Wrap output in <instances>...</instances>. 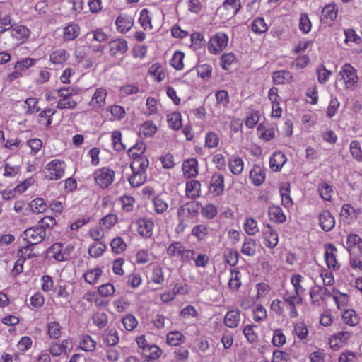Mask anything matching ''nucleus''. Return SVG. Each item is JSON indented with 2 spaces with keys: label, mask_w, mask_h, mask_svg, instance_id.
I'll use <instances>...</instances> for the list:
<instances>
[{
  "label": "nucleus",
  "mask_w": 362,
  "mask_h": 362,
  "mask_svg": "<svg viewBox=\"0 0 362 362\" xmlns=\"http://www.w3.org/2000/svg\"><path fill=\"white\" fill-rule=\"evenodd\" d=\"M338 8L334 4L326 5L322 11L321 22L323 23H331L337 16Z\"/></svg>",
  "instance_id": "nucleus-19"
},
{
  "label": "nucleus",
  "mask_w": 362,
  "mask_h": 362,
  "mask_svg": "<svg viewBox=\"0 0 362 362\" xmlns=\"http://www.w3.org/2000/svg\"><path fill=\"white\" fill-rule=\"evenodd\" d=\"M197 73L203 79L210 78L212 74V67L209 64L199 65L197 68Z\"/></svg>",
  "instance_id": "nucleus-62"
},
{
  "label": "nucleus",
  "mask_w": 362,
  "mask_h": 362,
  "mask_svg": "<svg viewBox=\"0 0 362 362\" xmlns=\"http://www.w3.org/2000/svg\"><path fill=\"white\" fill-rule=\"evenodd\" d=\"M146 146L143 141H137L128 150L129 156L132 159V161L140 160L145 159L148 161V158L144 155Z\"/></svg>",
  "instance_id": "nucleus-14"
},
{
  "label": "nucleus",
  "mask_w": 362,
  "mask_h": 362,
  "mask_svg": "<svg viewBox=\"0 0 362 362\" xmlns=\"http://www.w3.org/2000/svg\"><path fill=\"white\" fill-rule=\"evenodd\" d=\"M209 233L208 227L204 224L195 226L192 230V235L197 238L198 240H202L205 238Z\"/></svg>",
  "instance_id": "nucleus-50"
},
{
  "label": "nucleus",
  "mask_w": 362,
  "mask_h": 362,
  "mask_svg": "<svg viewBox=\"0 0 362 362\" xmlns=\"http://www.w3.org/2000/svg\"><path fill=\"white\" fill-rule=\"evenodd\" d=\"M239 253L233 249H228L224 253L226 262L231 266H235L239 260Z\"/></svg>",
  "instance_id": "nucleus-59"
},
{
  "label": "nucleus",
  "mask_w": 362,
  "mask_h": 362,
  "mask_svg": "<svg viewBox=\"0 0 362 362\" xmlns=\"http://www.w3.org/2000/svg\"><path fill=\"white\" fill-rule=\"evenodd\" d=\"M350 153L351 156L358 161L362 162V149L360 143L355 140L350 143Z\"/></svg>",
  "instance_id": "nucleus-58"
},
{
  "label": "nucleus",
  "mask_w": 362,
  "mask_h": 362,
  "mask_svg": "<svg viewBox=\"0 0 362 362\" xmlns=\"http://www.w3.org/2000/svg\"><path fill=\"white\" fill-rule=\"evenodd\" d=\"M103 342L108 346L116 345L119 340L118 332L115 329H105L102 334Z\"/></svg>",
  "instance_id": "nucleus-31"
},
{
  "label": "nucleus",
  "mask_w": 362,
  "mask_h": 362,
  "mask_svg": "<svg viewBox=\"0 0 362 362\" xmlns=\"http://www.w3.org/2000/svg\"><path fill=\"white\" fill-rule=\"evenodd\" d=\"M11 36L17 40L24 41L30 35V30L24 25H16L11 30Z\"/></svg>",
  "instance_id": "nucleus-35"
},
{
  "label": "nucleus",
  "mask_w": 362,
  "mask_h": 362,
  "mask_svg": "<svg viewBox=\"0 0 362 362\" xmlns=\"http://www.w3.org/2000/svg\"><path fill=\"white\" fill-rule=\"evenodd\" d=\"M293 78L292 74L286 70H279L273 72L272 79L275 84H284L290 81Z\"/></svg>",
  "instance_id": "nucleus-38"
},
{
  "label": "nucleus",
  "mask_w": 362,
  "mask_h": 362,
  "mask_svg": "<svg viewBox=\"0 0 362 362\" xmlns=\"http://www.w3.org/2000/svg\"><path fill=\"white\" fill-rule=\"evenodd\" d=\"M318 192L320 197L325 201H331L333 189L330 185L326 182H322L318 185Z\"/></svg>",
  "instance_id": "nucleus-49"
},
{
  "label": "nucleus",
  "mask_w": 362,
  "mask_h": 362,
  "mask_svg": "<svg viewBox=\"0 0 362 362\" xmlns=\"http://www.w3.org/2000/svg\"><path fill=\"white\" fill-rule=\"evenodd\" d=\"M140 131L146 136H151L156 132L157 127L152 121H147L141 125Z\"/></svg>",
  "instance_id": "nucleus-64"
},
{
  "label": "nucleus",
  "mask_w": 362,
  "mask_h": 362,
  "mask_svg": "<svg viewBox=\"0 0 362 362\" xmlns=\"http://www.w3.org/2000/svg\"><path fill=\"white\" fill-rule=\"evenodd\" d=\"M148 165L149 161L145 159L132 161L130 168L132 175L128 178V181L132 187H140L146 182Z\"/></svg>",
  "instance_id": "nucleus-2"
},
{
  "label": "nucleus",
  "mask_w": 362,
  "mask_h": 362,
  "mask_svg": "<svg viewBox=\"0 0 362 362\" xmlns=\"http://www.w3.org/2000/svg\"><path fill=\"white\" fill-rule=\"evenodd\" d=\"M182 170L185 177L192 178L199 173L198 161L195 158L187 159L182 164Z\"/></svg>",
  "instance_id": "nucleus-20"
},
{
  "label": "nucleus",
  "mask_w": 362,
  "mask_h": 362,
  "mask_svg": "<svg viewBox=\"0 0 362 362\" xmlns=\"http://www.w3.org/2000/svg\"><path fill=\"white\" fill-rule=\"evenodd\" d=\"M115 171L108 167L98 168L93 173L95 183L101 188L110 186L115 180Z\"/></svg>",
  "instance_id": "nucleus-5"
},
{
  "label": "nucleus",
  "mask_w": 362,
  "mask_h": 362,
  "mask_svg": "<svg viewBox=\"0 0 362 362\" xmlns=\"http://www.w3.org/2000/svg\"><path fill=\"white\" fill-rule=\"evenodd\" d=\"M243 229L250 236L255 235L259 231L257 221L251 217H247L244 220Z\"/></svg>",
  "instance_id": "nucleus-34"
},
{
  "label": "nucleus",
  "mask_w": 362,
  "mask_h": 362,
  "mask_svg": "<svg viewBox=\"0 0 362 362\" xmlns=\"http://www.w3.org/2000/svg\"><path fill=\"white\" fill-rule=\"evenodd\" d=\"M30 209L33 213L41 214L46 211L47 205L42 198H36L30 204Z\"/></svg>",
  "instance_id": "nucleus-47"
},
{
  "label": "nucleus",
  "mask_w": 362,
  "mask_h": 362,
  "mask_svg": "<svg viewBox=\"0 0 362 362\" xmlns=\"http://www.w3.org/2000/svg\"><path fill=\"white\" fill-rule=\"evenodd\" d=\"M250 179L255 186L261 185L265 180V172L258 165H254L250 173Z\"/></svg>",
  "instance_id": "nucleus-24"
},
{
  "label": "nucleus",
  "mask_w": 362,
  "mask_h": 362,
  "mask_svg": "<svg viewBox=\"0 0 362 362\" xmlns=\"http://www.w3.org/2000/svg\"><path fill=\"white\" fill-rule=\"evenodd\" d=\"M106 249V245L103 242H95L88 248V252L92 257L101 256Z\"/></svg>",
  "instance_id": "nucleus-45"
},
{
  "label": "nucleus",
  "mask_w": 362,
  "mask_h": 362,
  "mask_svg": "<svg viewBox=\"0 0 362 362\" xmlns=\"http://www.w3.org/2000/svg\"><path fill=\"white\" fill-rule=\"evenodd\" d=\"M263 243L267 247L274 248L279 243V235L276 230L267 224L262 232Z\"/></svg>",
  "instance_id": "nucleus-9"
},
{
  "label": "nucleus",
  "mask_w": 362,
  "mask_h": 362,
  "mask_svg": "<svg viewBox=\"0 0 362 362\" xmlns=\"http://www.w3.org/2000/svg\"><path fill=\"white\" fill-rule=\"evenodd\" d=\"M241 8L240 0H225L218 8L216 13L223 21L233 18Z\"/></svg>",
  "instance_id": "nucleus-4"
},
{
  "label": "nucleus",
  "mask_w": 362,
  "mask_h": 362,
  "mask_svg": "<svg viewBox=\"0 0 362 362\" xmlns=\"http://www.w3.org/2000/svg\"><path fill=\"white\" fill-rule=\"evenodd\" d=\"M69 57V54L64 49H59L50 54L49 61L53 64H62Z\"/></svg>",
  "instance_id": "nucleus-32"
},
{
  "label": "nucleus",
  "mask_w": 362,
  "mask_h": 362,
  "mask_svg": "<svg viewBox=\"0 0 362 362\" xmlns=\"http://www.w3.org/2000/svg\"><path fill=\"white\" fill-rule=\"evenodd\" d=\"M340 78L344 81L346 88L353 89L358 83V76L356 69L350 64H344L339 73Z\"/></svg>",
  "instance_id": "nucleus-6"
},
{
  "label": "nucleus",
  "mask_w": 362,
  "mask_h": 362,
  "mask_svg": "<svg viewBox=\"0 0 362 362\" xmlns=\"http://www.w3.org/2000/svg\"><path fill=\"white\" fill-rule=\"evenodd\" d=\"M322 291L321 286L315 285L310 288L309 295L313 304L324 300Z\"/></svg>",
  "instance_id": "nucleus-54"
},
{
  "label": "nucleus",
  "mask_w": 362,
  "mask_h": 362,
  "mask_svg": "<svg viewBox=\"0 0 362 362\" xmlns=\"http://www.w3.org/2000/svg\"><path fill=\"white\" fill-rule=\"evenodd\" d=\"M79 347L85 351L92 352L96 348V341L89 335H83L79 341Z\"/></svg>",
  "instance_id": "nucleus-43"
},
{
  "label": "nucleus",
  "mask_w": 362,
  "mask_h": 362,
  "mask_svg": "<svg viewBox=\"0 0 362 362\" xmlns=\"http://www.w3.org/2000/svg\"><path fill=\"white\" fill-rule=\"evenodd\" d=\"M107 95V91L105 88H97L89 103V106L95 110L103 108L106 104Z\"/></svg>",
  "instance_id": "nucleus-11"
},
{
  "label": "nucleus",
  "mask_w": 362,
  "mask_h": 362,
  "mask_svg": "<svg viewBox=\"0 0 362 362\" xmlns=\"http://www.w3.org/2000/svg\"><path fill=\"white\" fill-rule=\"evenodd\" d=\"M184 338L183 334L179 331H173L167 334V343L170 346H177Z\"/></svg>",
  "instance_id": "nucleus-60"
},
{
  "label": "nucleus",
  "mask_w": 362,
  "mask_h": 362,
  "mask_svg": "<svg viewBox=\"0 0 362 362\" xmlns=\"http://www.w3.org/2000/svg\"><path fill=\"white\" fill-rule=\"evenodd\" d=\"M118 221L117 215L110 214L102 218L100 221V225L106 229H109L115 226Z\"/></svg>",
  "instance_id": "nucleus-57"
},
{
  "label": "nucleus",
  "mask_w": 362,
  "mask_h": 362,
  "mask_svg": "<svg viewBox=\"0 0 362 362\" xmlns=\"http://www.w3.org/2000/svg\"><path fill=\"white\" fill-rule=\"evenodd\" d=\"M221 67L228 70L230 66L236 62V57L232 52L223 54L220 59Z\"/></svg>",
  "instance_id": "nucleus-51"
},
{
  "label": "nucleus",
  "mask_w": 362,
  "mask_h": 362,
  "mask_svg": "<svg viewBox=\"0 0 362 362\" xmlns=\"http://www.w3.org/2000/svg\"><path fill=\"white\" fill-rule=\"evenodd\" d=\"M186 196L192 199H197L201 196V183L197 180H189L186 183Z\"/></svg>",
  "instance_id": "nucleus-26"
},
{
  "label": "nucleus",
  "mask_w": 362,
  "mask_h": 362,
  "mask_svg": "<svg viewBox=\"0 0 362 362\" xmlns=\"http://www.w3.org/2000/svg\"><path fill=\"white\" fill-rule=\"evenodd\" d=\"M108 111L112 115V117H110L111 120H120L124 118L125 115V110L124 107L120 105H112L109 107Z\"/></svg>",
  "instance_id": "nucleus-55"
},
{
  "label": "nucleus",
  "mask_w": 362,
  "mask_h": 362,
  "mask_svg": "<svg viewBox=\"0 0 362 362\" xmlns=\"http://www.w3.org/2000/svg\"><path fill=\"white\" fill-rule=\"evenodd\" d=\"M317 80L320 83H326L332 74V71L327 70L324 65H321L317 69Z\"/></svg>",
  "instance_id": "nucleus-63"
},
{
  "label": "nucleus",
  "mask_w": 362,
  "mask_h": 362,
  "mask_svg": "<svg viewBox=\"0 0 362 362\" xmlns=\"http://www.w3.org/2000/svg\"><path fill=\"white\" fill-rule=\"evenodd\" d=\"M66 164L62 159H53L43 169L45 177L48 180H58L65 175Z\"/></svg>",
  "instance_id": "nucleus-3"
},
{
  "label": "nucleus",
  "mask_w": 362,
  "mask_h": 362,
  "mask_svg": "<svg viewBox=\"0 0 362 362\" xmlns=\"http://www.w3.org/2000/svg\"><path fill=\"white\" fill-rule=\"evenodd\" d=\"M152 202L154 211L158 214H163L169 207L168 202L161 195L154 197Z\"/></svg>",
  "instance_id": "nucleus-36"
},
{
  "label": "nucleus",
  "mask_w": 362,
  "mask_h": 362,
  "mask_svg": "<svg viewBox=\"0 0 362 362\" xmlns=\"http://www.w3.org/2000/svg\"><path fill=\"white\" fill-rule=\"evenodd\" d=\"M219 138L217 134L214 132H209L205 136V146L209 148H213L218 146Z\"/></svg>",
  "instance_id": "nucleus-53"
},
{
  "label": "nucleus",
  "mask_w": 362,
  "mask_h": 362,
  "mask_svg": "<svg viewBox=\"0 0 362 362\" xmlns=\"http://www.w3.org/2000/svg\"><path fill=\"white\" fill-rule=\"evenodd\" d=\"M268 215L270 220L276 223H283L286 221V216L282 209L277 205H272L269 206Z\"/></svg>",
  "instance_id": "nucleus-25"
},
{
  "label": "nucleus",
  "mask_w": 362,
  "mask_h": 362,
  "mask_svg": "<svg viewBox=\"0 0 362 362\" xmlns=\"http://www.w3.org/2000/svg\"><path fill=\"white\" fill-rule=\"evenodd\" d=\"M118 30L122 33L128 32L134 24L133 18L126 14L119 15L115 21Z\"/></svg>",
  "instance_id": "nucleus-23"
},
{
  "label": "nucleus",
  "mask_w": 362,
  "mask_h": 362,
  "mask_svg": "<svg viewBox=\"0 0 362 362\" xmlns=\"http://www.w3.org/2000/svg\"><path fill=\"white\" fill-rule=\"evenodd\" d=\"M102 270L95 267L87 270L83 275L85 281L89 284H95L98 281L99 278L102 275Z\"/></svg>",
  "instance_id": "nucleus-40"
},
{
  "label": "nucleus",
  "mask_w": 362,
  "mask_h": 362,
  "mask_svg": "<svg viewBox=\"0 0 362 362\" xmlns=\"http://www.w3.org/2000/svg\"><path fill=\"white\" fill-rule=\"evenodd\" d=\"M55 113L56 110L54 109H45L38 115V122L46 127H49L52 122V116Z\"/></svg>",
  "instance_id": "nucleus-37"
},
{
  "label": "nucleus",
  "mask_w": 362,
  "mask_h": 362,
  "mask_svg": "<svg viewBox=\"0 0 362 362\" xmlns=\"http://www.w3.org/2000/svg\"><path fill=\"white\" fill-rule=\"evenodd\" d=\"M304 277L300 274H294L291 278L293 291L285 290L282 293V298L286 303L288 315L291 318H296L298 312L296 306L302 304L303 294L305 289L302 286Z\"/></svg>",
  "instance_id": "nucleus-1"
},
{
  "label": "nucleus",
  "mask_w": 362,
  "mask_h": 362,
  "mask_svg": "<svg viewBox=\"0 0 362 362\" xmlns=\"http://www.w3.org/2000/svg\"><path fill=\"white\" fill-rule=\"evenodd\" d=\"M342 318L344 322L349 326H356L359 323V317L352 309L345 310L343 312Z\"/></svg>",
  "instance_id": "nucleus-41"
},
{
  "label": "nucleus",
  "mask_w": 362,
  "mask_h": 362,
  "mask_svg": "<svg viewBox=\"0 0 362 362\" xmlns=\"http://www.w3.org/2000/svg\"><path fill=\"white\" fill-rule=\"evenodd\" d=\"M318 218L320 226L324 231H330L335 225V218L328 210L322 211Z\"/></svg>",
  "instance_id": "nucleus-16"
},
{
  "label": "nucleus",
  "mask_w": 362,
  "mask_h": 362,
  "mask_svg": "<svg viewBox=\"0 0 362 362\" xmlns=\"http://www.w3.org/2000/svg\"><path fill=\"white\" fill-rule=\"evenodd\" d=\"M228 43V35L223 32H218L210 38L208 50L211 54H217L227 47Z\"/></svg>",
  "instance_id": "nucleus-7"
},
{
  "label": "nucleus",
  "mask_w": 362,
  "mask_h": 362,
  "mask_svg": "<svg viewBox=\"0 0 362 362\" xmlns=\"http://www.w3.org/2000/svg\"><path fill=\"white\" fill-rule=\"evenodd\" d=\"M251 30L253 33L261 35L267 32L268 26L262 17H257L251 23Z\"/></svg>",
  "instance_id": "nucleus-44"
},
{
  "label": "nucleus",
  "mask_w": 362,
  "mask_h": 362,
  "mask_svg": "<svg viewBox=\"0 0 362 362\" xmlns=\"http://www.w3.org/2000/svg\"><path fill=\"white\" fill-rule=\"evenodd\" d=\"M185 247L182 243L175 241L172 243L167 248V255L170 257H180L181 259L183 256V251Z\"/></svg>",
  "instance_id": "nucleus-33"
},
{
  "label": "nucleus",
  "mask_w": 362,
  "mask_h": 362,
  "mask_svg": "<svg viewBox=\"0 0 362 362\" xmlns=\"http://www.w3.org/2000/svg\"><path fill=\"white\" fill-rule=\"evenodd\" d=\"M139 22L145 30L152 28L151 19L148 9L144 8L141 11Z\"/></svg>",
  "instance_id": "nucleus-56"
},
{
  "label": "nucleus",
  "mask_w": 362,
  "mask_h": 362,
  "mask_svg": "<svg viewBox=\"0 0 362 362\" xmlns=\"http://www.w3.org/2000/svg\"><path fill=\"white\" fill-rule=\"evenodd\" d=\"M36 60L33 58L26 57L18 61L14 66L15 69H18L21 73L35 65Z\"/></svg>",
  "instance_id": "nucleus-48"
},
{
  "label": "nucleus",
  "mask_w": 362,
  "mask_h": 362,
  "mask_svg": "<svg viewBox=\"0 0 362 362\" xmlns=\"http://www.w3.org/2000/svg\"><path fill=\"white\" fill-rule=\"evenodd\" d=\"M136 230L139 235L149 238L153 234L154 224L150 219L139 218L136 222Z\"/></svg>",
  "instance_id": "nucleus-13"
},
{
  "label": "nucleus",
  "mask_w": 362,
  "mask_h": 362,
  "mask_svg": "<svg viewBox=\"0 0 362 362\" xmlns=\"http://www.w3.org/2000/svg\"><path fill=\"white\" fill-rule=\"evenodd\" d=\"M228 167L234 175H240L244 169V161L238 156H232L228 160Z\"/></svg>",
  "instance_id": "nucleus-28"
},
{
  "label": "nucleus",
  "mask_w": 362,
  "mask_h": 362,
  "mask_svg": "<svg viewBox=\"0 0 362 362\" xmlns=\"http://www.w3.org/2000/svg\"><path fill=\"white\" fill-rule=\"evenodd\" d=\"M110 54L112 56L124 54L128 50L127 40L122 38H117L109 42Z\"/></svg>",
  "instance_id": "nucleus-17"
},
{
  "label": "nucleus",
  "mask_w": 362,
  "mask_h": 362,
  "mask_svg": "<svg viewBox=\"0 0 362 362\" xmlns=\"http://www.w3.org/2000/svg\"><path fill=\"white\" fill-rule=\"evenodd\" d=\"M240 322V312L238 309L228 310L224 317V323L229 328L237 327Z\"/></svg>",
  "instance_id": "nucleus-22"
},
{
  "label": "nucleus",
  "mask_w": 362,
  "mask_h": 362,
  "mask_svg": "<svg viewBox=\"0 0 362 362\" xmlns=\"http://www.w3.org/2000/svg\"><path fill=\"white\" fill-rule=\"evenodd\" d=\"M80 26L77 23H69L64 28V40L70 41L76 39L80 35Z\"/></svg>",
  "instance_id": "nucleus-27"
},
{
  "label": "nucleus",
  "mask_w": 362,
  "mask_h": 362,
  "mask_svg": "<svg viewBox=\"0 0 362 362\" xmlns=\"http://www.w3.org/2000/svg\"><path fill=\"white\" fill-rule=\"evenodd\" d=\"M224 177L219 173H215L212 175L209 187V192L214 197L220 196L224 190Z\"/></svg>",
  "instance_id": "nucleus-10"
},
{
  "label": "nucleus",
  "mask_w": 362,
  "mask_h": 362,
  "mask_svg": "<svg viewBox=\"0 0 362 362\" xmlns=\"http://www.w3.org/2000/svg\"><path fill=\"white\" fill-rule=\"evenodd\" d=\"M337 248L332 244H327L325 245V259L326 264L329 269L337 270L339 269L340 265L336 258Z\"/></svg>",
  "instance_id": "nucleus-12"
},
{
  "label": "nucleus",
  "mask_w": 362,
  "mask_h": 362,
  "mask_svg": "<svg viewBox=\"0 0 362 362\" xmlns=\"http://www.w3.org/2000/svg\"><path fill=\"white\" fill-rule=\"evenodd\" d=\"M24 239L30 245H37L41 243L46 235V232L39 226L31 227L26 229L23 233Z\"/></svg>",
  "instance_id": "nucleus-8"
},
{
  "label": "nucleus",
  "mask_w": 362,
  "mask_h": 362,
  "mask_svg": "<svg viewBox=\"0 0 362 362\" xmlns=\"http://www.w3.org/2000/svg\"><path fill=\"white\" fill-rule=\"evenodd\" d=\"M346 248L349 255H354L361 251L362 240L357 234H349L346 238Z\"/></svg>",
  "instance_id": "nucleus-15"
},
{
  "label": "nucleus",
  "mask_w": 362,
  "mask_h": 362,
  "mask_svg": "<svg viewBox=\"0 0 362 362\" xmlns=\"http://www.w3.org/2000/svg\"><path fill=\"white\" fill-rule=\"evenodd\" d=\"M199 208V202H189L177 209V216L180 218H183L187 216H194L198 213Z\"/></svg>",
  "instance_id": "nucleus-21"
},
{
  "label": "nucleus",
  "mask_w": 362,
  "mask_h": 362,
  "mask_svg": "<svg viewBox=\"0 0 362 362\" xmlns=\"http://www.w3.org/2000/svg\"><path fill=\"white\" fill-rule=\"evenodd\" d=\"M47 332L51 339H57L62 334V326L57 321H52L47 325Z\"/></svg>",
  "instance_id": "nucleus-46"
},
{
  "label": "nucleus",
  "mask_w": 362,
  "mask_h": 362,
  "mask_svg": "<svg viewBox=\"0 0 362 362\" xmlns=\"http://www.w3.org/2000/svg\"><path fill=\"white\" fill-rule=\"evenodd\" d=\"M167 122L169 127L174 130L180 129L182 124V116L179 112H173L168 115Z\"/></svg>",
  "instance_id": "nucleus-42"
},
{
  "label": "nucleus",
  "mask_w": 362,
  "mask_h": 362,
  "mask_svg": "<svg viewBox=\"0 0 362 362\" xmlns=\"http://www.w3.org/2000/svg\"><path fill=\"white\" fill-rule=\"evenodd\" d=\"M257 243L251 238H245L241 247V252L248 257H253L256 254Z\"/></svg>",
  "instance_id": "nucleus-30"
},
{
  "label": "nucleus",
  "mask_w": 362,
  "mask_h": 362,
  "mask_svg": "<svg viewBox=\"0 0 362 362\" xmlns=\"http://www.w3.org/2000/svg\"><path fill=\"white\" fill-rule=\"evenodd\" d=\"M350 336L348 332H339L330 338L329 344L332 348H339L349 340Z\"/></svg>",
  "instance_id": "nucleus-29"
},
{
  "label": "nucleus",
  "mask_w": 362,
  "mask_h": 362,
  "mask_svg": "<svg viewBox=\"0 0 362 362\" xmlns=\"http://www.w3.org/2000/svg\"><path fill=\"white\" fill-rule=\"evenodd\" d=\"M148 74L157 82L162 81L165 77L163 68L159 63L152 64L149 68Z\"/></svg>",
  "instance_id": "nucleus-39"
},
{
  "label": "nucleus",
  "mask_w": 362,
  "mask_h": 362,
  "mask_svg": "<svg viewBox=\"0 0 362 362\" xmlns=\"http://www.w3.org/2000/svg\"><path fill=\"white\" fill-rule=\"evenodd\" d=\"M217 214V207L213 204H207L202 209V215L208 219L214 218Z\"/></svg>",
  "instance_id": "nucleus-61"
},
{
  "label": "nucleus",
  "mask_w": 362,
  "mask_h": 362,
  "mask_svg": "<svg viewBox=\"0 0 362 362\" xmlns=\"http://www.w3.org/2000/svg\"><path fill=\"white\" fill-rule=\"evenodd\" d=\"M287 158L284 153L276 151L269 158V168L274 172H279L286 163Z\"/></svg>",
  "instance_id": "nucleus-18"
},
{
  "label": "nucleus",
  "mask_w": 362,
  "mask_h": 362,
  "mask_svg": "<svg viewBox=\"0 0 362 362\" xmlns=\"http://www.w3.org/2000/svg\"><path fill=\"white\" fill-rule=\"evenodd\" d=\"M112 144L115 150L121 151L125 149V146L122 141V134L119 131H114L112 133Z\"/></svg>",
  "instance_id": "nucleus-52"
}]
</instances>
